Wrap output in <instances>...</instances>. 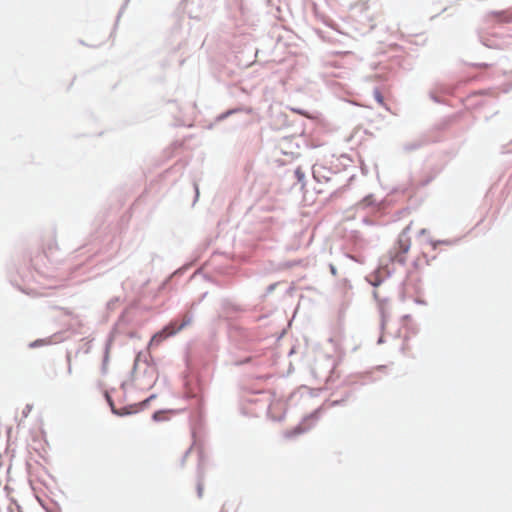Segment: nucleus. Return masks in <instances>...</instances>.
I'll list each match as a JSON object with an SVG mask.
<instances>
[{
    "label": "nucleus",
    "instance_id": "obj_3",
    "mask_svg": "<svg viewBox=\"0 0 512 512\" xmlns=\"http://www.w3.org/2000/svg\"><path fill=\"white\" fill-rule=\"evenodd\" d=\"M303 432H304V429H302L300 426H298V427L294 428L293 430L287 431L285 433V437L291 438V437L299 435V434H301Z\"/></svg>",
    "mask_w": 512,
    "mask_h": 512
},
{
    "label": "nucleus",
    "instance_id": "obj_6",
    "mask_svg": "<svg viewBox=\"0 0 512 512\" xmlns=\"http://www.w3.org/2000/svg\"><path fill=\"white\" fill-rule=\"evenodd\" d=\"M376 98H377V100H378L380 103L382 102V96H381L380 92H378V91L376 92Z\"/></svg>",
    "mask_w": 512,
    "mask_h": 512
},
{
    "label": "nucleus",
    "instance_id": "obj_4",
    "mask_svg": "<svg viewBox=\"0 0 512 512\" xmlns=\"http://www.w3.org/2000/svg\"><path fill=\"white\" fill-rule=\"evenodd\" d=\"M111 406H113V405L111 404ZM112 411H113L114 414L119 415V416L127 415V414L130 413V411L127 408H123L121 410H117L114 407H112Z\"/></svg>",
    "mask_w": 512,
    "mask_h": 512
},
{
    "label": "nucleus",
    "instance_id": "obj_7",
    "mask_svg": "<svg viewBox=\"0 0 512 512\" xmlns=\"http://www.w3.org/2000/svg\"><path fill=\"white\" fill-rule=\"evenodd\" d=\"M220 512H224V511L222 510V511H220Z\"/></svg>",
    "mask_w": 512,
    "mask_h": 512
},
{
    "label": "nucleus",
    "instance_id": "obj_5",
    "mask_svg": "<svg viewBox=\"0 0 512 512\" xmlns=\"http://www.w3.org/2000/svg\"><path fill=\"white\" fill-rule=\"evenodd\" d=\"M203 491H204V484H203V481L200 479L197 482V495L199 498H201L203 496Z\"/></svg>",
    "mask_w": 512,
    "mask_h": 512
},
{
    "label": "nucleus",
    "instance_id": "obj_1",
    "mask_svg": "<svg viewBox=\"0 0 512 512\" xmlns=\"http://www.w3.org/2000/svg\"><path fill=\"white\" fill-rule=\"evenodd\" d=\"M409 227H406L398 237L397 242L390 251V260L399 264H405L407 254L411 247V237L409 236Z\"/></svg>",
    "mask_w": 512,
    "mask_h": 512
},
{
    "label": "nucleus",
    "instance_id": "obj_2",
    "mask_svg": "<svg viewBox=\"0 0 512 512\" xmlns=\"http://www.w3.org/2000/svg\"><path fill=\"white\" fill-rule=\"evenodd\" d=\"M188 322H183L181 325H179L178 327H175V325L173 323H171L170 325L166 326L162 331L156 333L151 341H150V345H153V344H159L161 343L163 340H165L167 337L169 336H172L174 335L175 333H177L178 331H180L182 328H184L186 325H187Z\"/></svg>",
    "mask_w": 512,
    "mask_h": 512
}]
</instances>
